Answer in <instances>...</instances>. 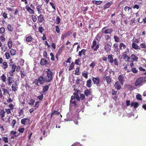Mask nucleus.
<instances>
[{"instance_id": "nucleus-12", "label": "nucleus", "mask_w": 146, "mask_h": 146, "mask_svg": "<svg viewBox=\"0 0 146 146\" xmlns=\"http://www.w3.org/2000/svg\"><path fill=\"white\" fill-rule=\"evenodd\" d=\"M51 85L50 84H49L48 85H46L43 87L42 88V92L43 94H44V93H45L46 92H47L48 90L49 86Z\"/></svg>"}, {"instance_id": "nucleus-21", "label": "nucleus", "mask_w": 146, "mask_h": 146, "mask_svg": "<svg viewBox=\"0 0 146 146\" xmlns=\"http://www.w3.org/2000/svg\"><path fill=\"white\" fill-rule=\"evenodd\" d=\"M11 88L12 90L15 92L17 90L18 87H17V84L16 83L15 84H13L12 85Z\"/></svg>"}, {"instance_id": "nucleus-2", "label": "nucleus", "mask_w": 146, "mask_h": 146, "mask_svg": "<svg viewBox=\"0 0 146 146\" xmlns=\"http://www.w3.org/2000/svg\"><path fill=\"white\" fill-rule=\"evenodd\" d=\"M46 82V79L45 76L43 75L39 76L35 82V84L37 86H39V83L40 85H43Z\"/></svg>"}, {"instance_id": "nucleus-5", "label": "nucleus", "mask_w": 146, "mask_h": 146, "mask_svg": "<svg viewBox=\"0 0 146 146\" xmlns=\"http://www.w3.org/2000/svg\"><path fill=\"white\" fill-rule=\"evenodd\" d=\"M92 80L93 83L96 84L97 86L98 87L100 86V78L99 77L97 76L96 77H92Z\"/></svg>"}, {"instance_id": "nucleus-33", "label": "nucleus", "mask_w": 146, "mask_h": 146, "mask_svg": "<svg viewBox=\"0 0 146 146\" xmlns=\"http://www.w3.org/2000/svg\"><path fill=\"white\" fill-rule=\"evenodd\" d=\"M80 68L79 67H77L75 70V74L77 75H80Z\"/></svg>"}, {"instance_id": "nucleus-64", "label": "nucleus", "mask_w": 146, "mask_h": 146, "mask_svg": "<svg viewBox=\"0 0 146 146\" xmlns=\"http://www.w3.org/2000/svg\"><path fill=\"white\" fill-rule=\"evenodd\" d=\"M113 38L115 42H118L119 41V38L117 36H116L115 35H114Z\"/></svg>"}, {"instance_id": "nucleus-30", "label": "nucleus", "mask_w": 146, "mask_h": 146, "mask_svg": "<svg viewBox=\"0 0 146 146\" xmlns=\"http://www.w3.org/2000/svg\"><path fill=\"white\" fill-rule=\"evenodd\" d=\"M102 37V34L100 33L97 34L96 37V39L99 42Z\"/></svg>"}, {"instance_id": "nucleus-52", "label": "nucleus", "mask_w": 146, "mask_h": 146, "mask_svg": "<svg viewBox=\"0 0 146 146\" xmlns=\"http://www.w3.org/2000/svg\"><path fill=\"white\" fill-rule=\"evenodd\" d=\"M139 46L141 48H146V44L144 43H141L139 44Z\"/></svg>"}, {"instance_id": "nucleus-46", "label": "nucleus", "mask_w": 146, "mask_h": 146, "mask_svg": "<svg viewBox=\"0 0 146 146\" xmlns=\"http://www.w3.org/2000/svg\"><path fill=\"white\" fill-rule=\"evenodd\" d=\"M29 104L30 106H32L34 105V103L35 102V100L32 99H30L29 100Z\"/></svg>"}, {"instance_id": "nucleus-28", "label": "nucleus", "mask_w": 146, "mask_h": 146, "mask_svg": "<svg viewBox=\"0 0 146 146\" xmlns=\"http://www.w3.org/2000/svg\"><path fill=\"white\" fill-rule=\"evenodd\" d=\"M92 80L90 79L88 80L86 82V86L88 88H90L92 86Z\"/></svg>"}, {"instance_id": "nucleus-13", "label": "nucleus", "mask_w": 146, "mask_h": 146, "mask_svg": "<svg viewBox=\"0 0 146 146\" xmlns=\"http://www.w3.org/2000/svg\"><path fill=\"white\" fill-rule=\"evenodd\" d=\"M92 89L90 88L89 89H87L85 90L84 93L86 97H88L89 96L91 95L92 93L91 91Z\"/></svg>"}, {"instance_id": "nucleus-6", "label": "nucleus", "mask_w": 146, "mask_h": 146, "mask_svg": "<svg viewBox=\"0 0 146 146\" xmlns=\"http://www.w3.org/2000/svg\"><path fill=\"white\" fill-rule=\"evenodd\" d=\"M99 47V45L98 44V43L97 44V41L94 39L92 43V45L91 46V48L93 49L94 51H96Z\"/></svg>"}, {"instance_id": "nucleus-59", "label": "nucleus", "mask_w": 146, "mask_h": 146, "mask_svg": "<svg viewBox=\"0 0 146 146\" xmlns=\"http://www.w3.org/2000/svg\"><path fill=\"white\" fill-rule=\"evenodd\" d=\"M5 29L4 27H1L0 28V33L3 34L5 32Z\"/></svg>"}, {"instance_id": "nucleus-16", "label": "nucleus", "mask_w": 146, "mask_h": 146, "mask_svg": "<svg viewBox=\"0 0 146 146\" xmlns=\"http://www.w3.org/2000/svg\"><path fill=\"white\" fill-rule=\"evenodd\" d=\"M113 31V30L112 28H109L105 29L104 31H103V33L106 34H110Z\"/></svg>"}, {"instance_id": "nucleus-49", "label": "nucleus", "mask_w": 146, "mask_h": 146, "mask_svg": "<svg viewBox=\"0 0 146 146\" xmlns=\"http://www.w3.org/2000/svg\"><path fill=\"white\" fill-rule=\"evenodd\" d=\"M1 79L3 82H6V77L4 74H3L1 76Z\"/></svg>"}, {"instance_id": "nucleus-60", "label": "nucleus", "mask_w": 146, "mask_h": 146, "mask_svg": "<svg viewBox=\"0 0 146 146\" xmlns=\"http://www.w3.org/2000/svg\"><path fill=\"white\" fill-rule=\"evenodd\" d=\"M3 141L5 143H7L9 142V139L8 137H2Z\"/></svg>"}, {"instance_id": "nucleus-51", "label": "nucleus", "mask_w": 146, "mask_h": 146, "mask_svg": "<svg viewBox=\"0 0 146 146\" xmlns=\"http://www.w3.org/2000/svg\"><path fill=\"white\" fill-rule=\"evenodd\" d=\"M7 45L8 46L9 48L10 49H11L12 47V42L11 40H9L7 43Z\"/></svg>"}, {"instance_id": "nucleus-57", "label": "nucleus", "mask_w": 146, "mask_h": 146, "mask_svg": "<svg viewBox=\"0 0 146 146\" xmlns=\"http://www.w3.org/2000/svg\"><path fill=\"white\" fill-rule=\"evenodd\" d=\"M56 24L58 25L59 24L60 21V17L59 16H57L56 19Z\"/></svg>"}, {"instance_id": "nucleus-3", "label": "nucleus", "mask_w": 146, "mask_h": 146, "mask_svg": "<svg viewBox=\"0 0 146 146\" xmlns=\"http://www.w3.org/2000/svg\"><path fill=\"white\" fill-rule=\"evenodd\" d=\"M143 78V77L140 76L136 80V81L134 83L135 86L136 87H138L139 86H141L144 83Z\"/></svg>"}, {"instance_id": "nucleus-50", "label": "nucleus", "mask_w": 146, "mask_h": 146, "mask_svg": "<svg viewBox=\"0 0 146 146\" xmlns=\"http://www.w3.org/2000/svg\"><path fill=\"white\" fill-rule=\"evenodd\" d=\"M7 29H8V30L10 32H12L13 30V27L11 25H8L7 27Z\"/></svg>"}, {"instance_id": "nucleus-17", "label": "nucleus", "mask_w": 146, "mask_h": 146, "mask_svg": "<svg viewBox=\"0 0 146 146\" xmlns=\"http://www.w3.org/2000/svg\"><path fill=\"white\" fill-rule=\"evenodd\" d=\"M8 84L9 86H11V84L13 83L14 80H13V78L11 77H9L7 79Z\"/></svg>"}, {"instance_id": "nucleus-36", "label": "nucleus", "mask_w": 146, "mask_h": 146, "mask_svg": "<svg viewBox=\"0 0 146 146\" xmlns=\"http://www.w3.org/2000/svg\"><path fill=\"white\" fill-rule=\"evenodd\" d=\"M70 103L71 104H72V105L73 104V106L74 107V108H76L77 106V103L75 100H70Z\"/></svg>"}, {"instance_id": "nucleus-43", "label": "nucleus", "mask_w": 146, "mask_h": 146, "mask_svg": "<svg viewBox=\"0 0 146 146\" xmlns=\"http://www.w3.org/2000/svg\"><path fill=\"white\" fill-rule=\"evenodd\" d=\"M131 8L127 6L125 7L124 8V10L127 13L129 12L130 10H131Z\"/></svg>"}, {"instance_id": "nucleus-54", "label": "nucleus", "mask_w": 146, "mask_h": 146, "mask_svg": "<svg viewBox=\"0 0 146 146\" xmlns=\"http://www.w3.org/2000/svg\"><path fill=\"white\" fill-rule=\"evenodd\" d=\"M45 95L46 94V93H45L44 94H43L42 93V94L41 95H40V96H37V98L40 100H42L43 99V98H44V96H43V95Z\"/></svg>"}, {"instance_id": "nucleus-58", "label": "nucleus", "mask_w": 146, "mask_h": 146, "mask_svg": "<svg viewBox=\"0 0 146 146\" xmlns=\"http://www.w3.org/2000/svg\"><path fill=\"white\" fill-rule=\"evenodd\" d=\"M104 38L106 40H109L110 39L111 37L109 35L106 34L104 35Z\"/></svg>"}, {"instance_id": "nucleus-23", "label": "nucleus", "mask_w": 146, "mask_h": 146, "mask_svg": "<svg viewBox=\"0 0 146 146\" xmlns=\"http://www.w3.org/2000/svg\"><path fill=\"white\" fill-rule=\"evenodd\" d=\"M48 61L44 58H42L40 60V64L41 65H46L48 64Z\"/></svg>"}, {"instance_id": "nucleus-61", "label": "nucleus", "mask_w": 146, "mask_h": 146, "mask_svg": "<svg viewBox=\"0 0 146 146\" xmlns=\"http://www.w3.org/2000/svg\"><path fill=\"white\" fill-rule=\"evenodd\" d=\"M96 63L95 61H92V63L90 64V66L92 68H93L96 65Z\"/></svg>"}, {"instance_id": "nucleus-44", "label": "nucleus", "mask_w": 146, "mask_h": 146, "mask_svg": "<svg viewBox=\"0 0 146 146\" xmlns=\"http://www.w3.org/2000/svg\"><path fill=\"white\" fill-rule=\"evenodd\" d=\"M44 29L41 26H40L38 28V31L41 33H42V32L44 31Z\"/></svg>"}, {"instance_id": "nucleus-18", "label": "nucleus", "mask_w": 146, "mask_h": 146, "mask_svg": "<svg viewBox=\"0 0 146 146\" xmlns=\"http://www.w3.org/2000/svg\"><path fill=\"white\" fill-rule=\"evenodd\" d=\"M112 4V2L111 1L105 4L103 6L104 8L103 9L105 10V9L109 8Z\"/></svg>"}, {"instance_id": "nucleus-39", "label": "nucleus", "mask_w": 146, "mask_h": 146, "mask_svg": "<svg viewBox=\"0 0 146 146\" xmlns=\"http://www.w3.org/2000/svg\"><path fill=\"white\" fill-rule=\"evenodd\" d=\"M102 2V1H96L95 0H93L92 1V2L93 4L97 5H100L101 4Z\"/></svg>"}, {"instance_id": "nucleus-4", "label": "nucleus", "mask_w": 146, "mask_h": 146, "mask_svg": "<svg viewBox=\"0 0 146 146\" xmlns=\"http://www.w3.org/2000/svg\"><path fill=\"white\" fill-rule=\"evenodd\" d=\"M130 58L132 59L131 61L130 62V65L131 67L133 65V62H137L138 58L134 54H132L130 57Z\"/></svg>"}, {"instance_id": "nucleus-34", "label": "nucleus", "mask_w": 146, "mask_h": 146, "mask_svg": "<svg viewBox=\"0 0 146 146\" xmlns=\"http://www.w3.org/2000/svg\"><path fill=\"white\" fill-rule=\"evenodd\" d=\"M40 102V101H37L36 102L34 106L35 108L34 110L36 109L39 108Z\"/></svg>"}, {"instance_id": "nucleus-10", "label": "nucleus", "mask_w": 146, "mask_h": 146, "mask_svg": "<svg viewBox=\"0 0 146 146\" xmlns=\"http://www.w3.org/2000/svg\"><path fill=\"white\" fill-rule=\"evenodd\" d=\"M121 83L119 82L116 81L115 82L114 87L117 90H119L121 89Z\"/></svg>"}, {"instance_id": "nucleus-24", "label": "nucleus", "mask_w": 146, "mask_h": 146, "mask_svg": "<svg viewBox=\"0 0 146 146\" xmlns=\"http://www.w3.org/2000/svg\"><path fill=\"white\" fill-rule=\"evenodd\" d=\"M132 48L135 50H140V48L138 44L135 43L133 42L132 44Z\"/></svg>"}, {"instance_id": "nucleus-62", "label": "nucleus", "mask_w": 146, "mask_h": 146, "mask_svg": "<svg viewBox=\"0 0 146 146\" xmlns=\"http://www.w3.org/2000/svg\"><path fill=\"white\" fill-rule=\"evenodd\" d=\"M136 97L137 99L138 100H142V99L141 98V97H142L139 94H138L136 96Z\"/></svg>"}, {"instance_id": "nucleus-40", "label": "nucleus", "mask_w": 146, "mask_h": 146, "mask_svg": "<svg viewBox=\"0 0 146 146\" xmlns=\"http://www.w3.org/2000/svg\"><path fill=\"white\" fill-rule=\"evenodd\" d=\"M74 63L73 62H72L70 65L69 69H68V70L70 71L72 70L74 68Z\"/></svg>"}, {"instance_id": "nucleus-9", "label": "nucleus", "mask_w": 146, "mask_h": 146, "mask_svg": "<svg viewBox=\"0 0 146 146\" xmlns=\"http://www.w3.org/2000/svg\"><path fill=\"white\" fill-rule=\"evenodd\" d=\"M117 79L118 80V82L120 83L121 85H123L125 82L124 76L123 75H120L118 77Z\"/></svg>"}, {"instance_id": "nucleus-53", "label": "nucleus", "mask_w": 146, "mask_h": 146, "mask_svg": "<svg viewBox=\"0 0 146 146\" xmlns=\"http://www.w3.org/2000/svg\"><path fill=\"white\" fill-rule=\"evenodd\" d=\"M5 55L6 59H9L11 58V56L9 52H6L5 54Z\"/></svg>"}, {"instance_id": "nucleus-1", "label": "nucleus", "mask_w": 146, "mask_h": 146, "mask_svg": "<svg viewBox=\"0 0 146 146\" xmlns=\"http://www.w3.org/2000/svg\"><path fill=\"white\" fill-rule=\"evenodd\" d=\"M43 75L46 78V82H50L52 81L53 79L54 74L50 69H47L46 70L43 72Z\"/></svg>"}, {"instance_id": "nucleus-8", "label": "nucleus", "mask_w": 146, "mask_h": 146, "mask_svg": "<svg viewBox=\"0 0 146 146\" xmlns=\"http://www.w3.org/2000/svg\"><path fill=\"white\" fill-rule=\"evenodd\" d=\"M30 120L28 118H25L22 119L21 120V123L24 125L29 124Z\"/></svg>"}, {"instance_id": "nucleus-41", "label": "nucleus", "mask_w": 146, "mask_h": 146, "mask_svg": "<svg viewBox=\"0 0 146 146\" xmlns=\"http://www.w3.org/2000/svg\"><path fill=\"white\" fill-rule=\"evenodd\" d=\"M10 53H11V55L14 56L16 54V50H15L13 49H11V50L10 51Z\"/></svg>"}, {"instance_id": "nucleus-38", "label": "nucleus", "mask_w": 146, "mask_h": 146, "mask_svg": "<svg viewBox=\"0 0 146 146\" xmlns=\"http://www.w3.org/2000/svg\"><path fill=\"white\" fill-rule=\"evenodd\" d=\"M119 47L120 50L124 49L126 48V45L123 43H121L119 45Z\"/></svg>"}, {"instance_id": "nucleus-31", "label": "nucleus", "mask_w": 146, "mask_h": 146, "mask_svg": "<svg viewBox=\"0 0 146 146\" xmlns=\"http://www.w3.org/2000/svg\"><path fill=\"white\" fill-rule=\"evenodd\" d=\"M106 80L108 85H109L111 83V79L109 76H106Z\"/></svg>"}, {"instance_id": "nucleus-26", "label": "nucleus", "mask_w": 146, "mask_h": 146, "mask_svg": "<svg viewBox=\"0 0 146 146\" xmlns=\"http://www.w3.org/2000/svg\"><path fill=\"white\" fill-rule=\"evenodd\" d=\"M1 66L4 69H6L8 66V65L6 62H3L1 64Z\"/></svg>"}, {"instance_id": "nucleus-63", "label": "nucleus", "mask_w": 146, "mask_h": 146, "mask_svg": "<svg viewBox=\"0 0 146 146\" xmlns=\"http://www.w3.org/2000/svg\"><path fill=\"white\" fill-rule=\"evenodd\" d=\"M88 73L87 72L84 73L83 72L82 73V76L86 78H88Z\"/></svg>"}, {"instance_id": "nucleus-37", "label": "nucleus", "mask_w": 146, "mask_h": 146, "mask_svg": "<svg viewBox=\"0 0 146 146\" xmlns=\"http://www.w3.org/2000/svg\"><path fill=\"white\" fill-rule=\"evenodd\" d=\"M60 113L58 111L54 110L51 114V117L52 118L53 115H59Z\"/></svg>"}, {"instance_id": "nucleus-35", "label": "nucleus", "mask_w": 146, "mask_h": 146, "mask_svg": "<svg viewBox=\"0 0 146 146\" xmlns=\"http://www.w3.org/2000/svg\"><path fill=\"white\" fill-rule=\"evenodd\" d=\"M1 50L2 51L5 52L7 50V47L6 45H2L1 47Z\"/></svg>"}, {"instance_id": "nucleus-47", "label": "nucleus", "mask_w": 146, "mask_h": 146, "mask_svg": "<svg viewBox=\"0 0 146 146\" xmlns=\"http://www.w3.org/2000/svg\"><path fill=\"white\" fill-rule=\"evenodd\" d=\"M132 42L135 43H139V39L136 38L135 37H134L132 39Z\"/></svg>"}, {"instance_id": "nucleus-7", "label": "nucleus", "mask_w": 146, "mask_h": 146, "mask_svg": "<svg viewBox=\"0 0 146 146\" xmlns=\"http://www.w3.org/2000/svg\"><path fill=\"white\" fill-rule=\"evenodd\" d=\"M129 51L128 48H127L126 50L124 52L122 53V57L124 59L127 60V61L129 62V60L130 59V57L127 56V55L129 53Z\"/></svg>"}, {"instance_id": "nucleus-22", "label": "nucleus", "mask_w": 146, "mask_h": 146, "mask_svg": "<svg viewBox=\"0 0 146 146\" xmlns=\"http://www.w3.org/2000/svg\"><path fill=\"white\" fill-rule=\"evenodd\" d=\"M25 38L27 42H30L34 39L33 38L32 36L28 35H26Z\"/></svg>"}, {"instance_id": "nucleus-29", "label": "nucleus", "mask_w": 146, "mask_h": 146, "mask_svg": "<svg viewBox=\"0 0 146 146\" xmlns=\"http://www.w3.org/2000/svg\"><path fill=\"white\" fill-rule=\"evenodd\" d=\"M113 47H114V50L115 52H118L119 51L118 48V45L117 43H115L113 45Z\"/></svg>"}, {"instance_id": "nucleus-20", "label": "nucleus", "mask_w": 146, "mask_h": 146, "mask_svg": "<svg viewBox=\"0 0 146 146\" xmlns=\"http://www.w3.org/2000/svg\"><path fill=\"white\" fill-rule=\"evenodd\" d=\"M86 50L85 49H83L80 51H79L78 56L80 57L82 56V54L86 56Z\"/></svg>"}, {"instance_id": "nucleus-45", "label": "nucleus", "mask_w": 146, "mask_h": 146, "mask_svg": "<svg viewBox=\"0 0 146 146\" xmlns=\"http://www.w3.org/2000/svg\"><path fill=\"white\" fill-rule=\"evenodd\" d=\"M23 108H22V109L18 110V113L19 114V116H20L23 115Z\"/></svg>"}, {"instance_id": "nucleus-11", "label": "nucleus", "mask_w": 146, "mask_h": 146, "mask_svg": "<svg viewBox=\"0 0 146 146\" xmlns=\"http://www.w3.org/2000/svg\"><path fill=\"white\" fill-rule=\"evenodd\" d=\"M111 45H110L108 43H106L105 44L104 46V49L107 52H108L110 51L111 49Z\"/></svg>"}, {"instance_id": "nucleus-19", "label": "nucleus", "mask_w": 146, "mask_h": 146, "mask_svg": "<svg viewBox=\"0 0 146 146\" xmlns=\"http://www.w3.org/2000/svg\"><path fill=\"white\" fill-rule=\"evenodd\" d=\"M5 111L3 110H1L0 111V118L3 120H4L3 117L5 116Z\"/></svg>"}, {"instance_id": "nucleus-14", "label": "nucleus", "mask_w": 146, "mask_h": 146, "mask_svg": "<svg viewBox=\"0 0 146 146\" xmlns=\"http://www.w3.org/2000/svg\"><path fill=\"white\" fill-rule=\"evenodd\" d=\"M25 8L29 13L30 14H34L35 13V11L34 10L32 9L31 7H29L28 5H26L25 7Z\"/></svg>"}, {"instance_id": "nucleus-48", "label": "nucleus", "mask_w": 146, "mask_h": 146, "mask_svg": "<svg viewBox=\"0 0 146 146\" xmlns=\"http://www.w3.org/2000/svg\"><path fill=\"white\" fill-rule=\"evenodd\" d=\"M74 90H75V91L76 92H75L73 94L74 96H76L78 95V93L81 92L80 90L77 89H75V88H74Z\"/></svg>"}, {"instance_id": "nucleus-15", "label": "nucleus", "mask_w": 146, "mask_h": 146, "mask_svg": "<svg viewBox=\"0 0 146 146\" xmlns=\"http://www.w3.org/2000/svg\"><path fill=\"white\" fill-rule=\"evenodd\" d=\"M44 21V16L41 14L38 17V22L39 23L43 22Z\"/></svg>"}, {"instance_id": "nucleus-32", "label": "nucleus", "mask_w": 146, "mask_h": 146, "mask_svg": "<svg viewBox=\"0 0 146 146\" xmlns=\"http://www.w3.org/2000/svg\"><path fill=\"white\" fill-rule=\"evenodd\" d=\"M37 11H38V13L39 14H40L41 13V10L42 9V8L41 7V6L40 5H38L36 8Z\"/></svg>"}, {"instance_id": "nucleus-42", "label": "nucleus", "mask_w": 146, "mask_h": 146, "mask_svg": "<svg viewBox=\"0 0 146 146\" xmlns=\"http://www.w3.org/2000/svg\"><path fill=\"white\" fill-rule=\"evenodd\" d=\"M139 105V104L137 102L136 103H133V102H132L131 103V107L133 106L134 108H136L138 107Z\"/></svg>"}, {"instance_id": "nucleus-55", "label": "nucleus", "mask_w": 146, "mask_h": 146, "mask_svg": "<svg viewBox=\"0 0 146 146\" xmlns=\"http://www.w3.org/2000/svg\"><path fill=\"white\" fill-rule=\"evenodd\" d=\"M75 63L77 65H80V59L78 58L75 60Z\"/></svg>"}, {"instance_id": "nucleus-27", "label": "nucleus", "mask_w": 146, "mask_h": 146, "mask_svg": "<svg viewBox=\"0 0 146 146\" xmlns=\"http://www.w3.org/2000/svg\"><path fill=\"white\" fill-rule=\"evenodd\" d=\"M108 59L110 63H113L114 62V59L113 58V56L111 54H110L108 56Z\"/></svg>"}, {"instance_id": "nucleus-56", "label": "nucleus", "mask_w": 146, "mask_h": 146, "mask_svg": "<svg viewBox=\"0 0 146 146\" xmlns=\"http://www.w3.org/2000/svg\"><path fill=\"white\" fill-rule=\"evenodd\" d=\"M31 17V19L34 22H35L36 21L37 19L35 15H32Z\"/></svg>"}, {"instance_id": "nucleus-25", "label": "nucleus", "mask_w": 146, "mask_h": 146, "mask_svg": "<svg viewBox=\"0 0 146 146\" xmlns=\"http://www.w3.org/2000/svg\"><path fill=\"white\" fill-rule=\"evenodd\" d=\"M71 34L70 31H68L66 33L62 35L61 36V39L62 40H63L64 39L66 38L67 36H68Z\"/></svg>"}]
</instances>
